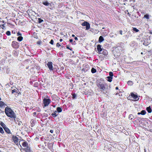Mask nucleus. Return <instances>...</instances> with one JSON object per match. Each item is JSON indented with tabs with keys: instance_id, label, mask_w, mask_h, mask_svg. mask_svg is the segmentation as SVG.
<instances>
[{
	"instance_id": "nucleus-1",
	"label": "nucleus",
	"mask_w": 152,
	"mask_h": 152,
	"mask_svg": "<svg viewBox=\"0 0 152 152\" xmlns=\"http://www.w3.org/2000/svg\"><path fill=\"white\" fill-rule=\"evenodd\" d=\"M5 112L6 115L9 117L13 118H16L15 113L10 107H6L5 109Z\"/></svg>"
},
{
	"instance_id": "nucleus-2",
	"label": "nucleus",
	"mask_w": 152,
	"mask_h": 152,
	"mask_svg": "<svg viewBox=\"0 0 152 152\" xmlns=\"http://www.w3.org/2000/svg\"><path fill=\"white\" fill-rule=\"evenodd\" d=\"M98 87L100 89V91H102L106 90L107 88V86L104 83L101 82L98 83L97 84Z\"/></svg>"
},
{
	"instance_id": "nucleus-3",
	"label": "nucleus",
	"mask_w": 152,
	"mask_h": 152,
	"mask_svg": "<svg viewBox=\"0 0 152 152\" xmlns=\"http://www.w3.org/2000/svg\"><path fill=\"white\" fill-rule=\"evenodd\" d=\"M43 103L44 106L46 107L48 106L50 102V100L49 99H46L45 98L43 100Z\"/></svg>"
},
{
	"instance_id": "nucleus-4",
	"label": "nucleus",
	"mask_w": 152,
	"mask_h": 152,
	"mask_svg": "<svg viewBox=\"0 0 152 152\" xmlns=\"http://www.w3.org/2000/svg\"><path fill=\"white\" fill-rule=\"evenodd\" d=\"M82 25L83 26H86V30H88L90 28V24L89 23L87 22H84L82 24Z\"/></svg>"
},
{
	"instance_id": "nucleus-5",
	"label": "nucleus",
	"mask_w": 152,
	"mask_h": 152,
	"mask_svg": "<svg viewBox=\"0 0 152 152\" xmlns=\"http://www.w3.org/2000/svg\"><path fill=\"white\" fill-rule=\"evenodd\" d=\"M12 45L14 48H18L19 46L18 42L15 41L12 42Z\"/></svg>"
},
{
	"instance_id": "nucleus-6",
	"label": "nucleus",
	"mask_w": 152,
	"mask_h": 152,
	"mask_svg": "<svg viewBox=\"0 0 152 152\" xmlns=\"http://www.w3.org/2000/svg\"><path fill=\"white\" fill-rule=\"evenodd\" d=\"M47 66L50 70H53V67L52 66V62H48L47 64Z\"/></svg>"
},
{
	"instance_id": "nucleus-7",
	"label": "nucleus",
	"mask_w": 152,
	"mask_h": 152,
	"mask_svg": "<svg viewBox=\"0 0 152 152\" xmlns=\"http://www.w3.org/2000/svg\"><path fill=\"white\" fill-rule=\"evenodd\" d=\"M131 96L134 99H135L136 101H138L139 100V98H138L136 94H134L132 93H131Z\"/></svg>"
},
{
	"instance_id": "nucleus-8",
	"label": "nucleus",
	"mask_w": 152,
	"mask_h": 152,
	"mask_svg": "<svg viewBox=\"0 0 152 152\" xmlns=\"http://www.w3.org/2000/svg\"><path fill=\"white\" fill-rule=\"evenodd\" d=\"M12 139L15 143L18 142V138L16 136H13Z\"/></svg>"
},
{
	"instance_id": "nucleus-9",
	"label": "nucleus",
	"mask_w": 152,
	"mask_h": 152,
	"mask_svg": "<svg viewBox=\"0 0 152 152\" xmlns=\"http://www.w3.org/2000/svg\"><path fill=\"white\" fill-rule=\"evenodd\" d=\"M97 50L99 53H101V52L102 51V49L101 48L100 45H98L97 46Z\"/></svg>"
},
{
	"instance_id": "nucleus-10",
	"label": "nucleus",
	"mask_w": 152,
	"mask_h": 152,
	"mask_svg": "<svg viewBox=\"0 0 152 152\" xmlns=\"http://www.w3.org/2000/svg\"><path fill=\"white\" fill-rule=\"evenodd\" d=\"M4 129L5 132L8 134H10V129L7 127H4Z\"/></svg>"
},
{
	"instance_id": "nucleus-11",
	"label": "nucleus",
	"mask_w": 152,
	"mask_h": 152,
	"mask_svg": "<svg viewBox=\"0 0 152 152\" xmlns=\"http://www.w3.org/2000/svg\"><path fill=\"white\" fill-rule=\"evenodd\" d=\"M22 145L23 147H26L28 148V145L27 142H24L22 144Z\"/></svg>"
},
{
	"instance_id": "nucleus-12",
	"label": "nucleus",
	"mask_w": 152,
	"mask_h": 152,
	"mask_svg": "<svg viewBox=\"0 0 152 152\" xmlns=\"http://www.w3.org/2000/svg\"><path fill=\"white\" fill-rule=\"evenodd\" d=\"M106 78V80L110 82L112 81V79H113V78H112V77H107Z\"/></svg>"
},
{
	"instance_id": "nucleus-13",
	"label": "nucleus",
	"mask_w": 152,
	"mask_h": 152,
	"mask_svg": "<svg viewBox=\"0 0 152 152\" xmlns=\"http://www.w3.org/2000/svg\"><path fill=\"white\" fill-rule=\"evenodd\" d=\"M146 110L149 113H151L152 112V110L150 106H149L146 108Z\"/></svg>"
},
{
	"instance_id": "nucleus-14",
	"label": "nucleus",
	"mask_w": 152,
	"mask_h": 152,
	"mask_svg": "<svg viewBox=\"0 0 152 152\" xmlns=\"http://www.w3.org/2000/svg\"><path fill=\"white\" fill-rule=\"evenodd\" d=\"M104 40V38L102 36H100L99 38V42H102V41H103Z\"/></svg>"
},
{
	"instance_id": "nucleus-15",
	"label": "nucleus",
	"mask_w": 152,
	"mask_h": 152,
	"mask_svg": "<svg viewBox=\"0 0 152 152\" xmlns=\"http://www.w3.org/2000/svg\"><path fill=\"white\" fill-rule=\"evenodd\" d=\"M42 3L45 6H48L50 4V3H48L47 1L43 2Z\"/></svg>"
},
{
	"instance_id": "nucleus-16",
	"label": "nucleus",
	"mask_w": 152,
	"mask_h": 152,
	"mask_svg": "<svg viewBox=\"0 0 152 152\" xmlns=\"http://www.w3.org/2000/svg\"><path fill=\"white\" fill-rule=\"evenodd\" d=\"M52 115L54 117H56L58 114H57V112L56 111L54 113H52Z\"/></svg>"
},
{
	"instance_id": "nucleus-17",
	"label": "nucleus",
	"mask_w": 152,
	"mask_h": 152,
	"mask_svg": "<svg viewBox=\"0 0 152 152\" xmlns=\"http://www.w3.org/2000/svg\"><path fill=\"white\" fill-rule=\"evenodd\" d=\"M23 37L21 36H19L17 38L18 40L19 41H21L23 40Z\"/></svg>"
},
{
	"instance_id": "nucleus-18",
	"label": "nucleus",
	"mask_w": 152,
	"mask_h": 152,
	"mask_svg": "<svg viewBox=\"0 0 152 152\" xmlns=\"http://www.w3.org/2000/svg\"><path fill=\"white\" fill-rule=\"evenodd\" d=\"M57 110L58 112L60 113L62 111V109L61 108L58 107L57 108Z\"/></svg>"
},
{
	"instance_id": "nucleus-19",
	"label": "nucleus",
	"mask_w": 152,
	"mask_h": 152,
	"mask_svg": "<svg viewBox=\"0 0 152 152\" xmlns=\"http://www.w3.org/2000/svg\"><path fill=\"white\" fill-rule=\"evenodd\" d=\"M91 72L92 73H94L96 72V70L94 68H92L91 69Z\"/></svg>"
},
{
	"instance_id": "nucleus-20",
	"label": "nucleus",
	"mask_w": 152,
	"mask_h": 152,
	"mask_svg": "<svg viewBox=\"0 0 152 152\" xmlns=\"http://www.w3.org/2000/svg\"><path fill=\"white\" fill-rule=\"evenodd\" d=\"M5 104L4 102L0 101V107H2Z\"/></svg>"
},
{
	"instance_id": "nucleus-21",
	"label": "nucleus",
	"mask_w": 152,
	"mask_h": 152,
	"mask_svg": "<svg viewBox=\"0 0 152 152\" xmlns=\"http://www.w3.org/2000/svg\"><path fill=\"white\" fill-rule=\"evenodd\" d=\"M146 112L145 110H142L141 112L140 113L142 115H144L145 113Z\"/></svg>"
},
{
	"instance_id": "nucleus-22",
	"label": "nucleus",
	"mask_w": 152,
	"mask_h": 152,
	"mask_svg": "<svg viewBox=\"0 0 152 152\" xmlns=\"http://www.w3.org/2000/svg\"><path fill=\"white\" fill-rule=\"evenodd\" d=\"M129 118L130 120H132L134 118V116L132 115L131 114L129 115Z\"/></svg>"
},
{
	"instance_id": "nucleus-23",
	"label": "nucleus",
	"mask_w": 152,
	"mask_h": 152,
	"mask_svg": "<svg viewBox=\"0 0 152 152\" xmlns=\"http://www.w3.org/2000/svg\"><path fill=\"white\" fill-rule=\"evenodd\" d=\"M133 30L134 31H135V32H138L139 30L136 28H133Z\"/></svg>"
},
{
	"instance_id": "nucleus-24",
	"label": "nucleus",
	"mask_w": 152,
	"mask_h": 152,
	"mask_svg": "<svg viewBox=\"0 0 152 152\" xmlns=\"http://www.w3.org/2000/svg\"><path fill=\"white\" fill-rule=\"evenodd\" d=\"M128 84L129 85L131 86L132 85V82L131 81H129L127 82Z\"/></svg>"
},
{
	"instance_id": "nucleus-25",
	"label": "nucleus",
	"mask_w": 152,
	"mask_h": 152,
	"mask_svg": "<svg viewBox=\"0 0 152 152\" xmlns=\"http://www.w3.org/2000/svg\"><path fill=\"white\" fill-rule=\"evenodd\" d=\"M0 132H1V133L3 134L4 133V131L3 129L0 127Z\"/></svg>"
},
{
	"instance_id": "nucleus-26",
	"label": "nucleus",
	"mask_w": 152,
	"mask_h": 152,
	"mask_svg": "<svg viewBox=\"0 0 152 152\" xmlns=\"http://www.w3.org/2000/svg\"><path fill=\"white\" fill-rule=\"evenodd\" d=\"M6 34L8 36L10 35L11 34L10 32L9 31H7Z\"/></svg>"
},
{
	"instance_id": "nucleus-27",
	"label": "nucleus",
	"mask_w": 152,
	"mask_h": 152,
	"mask_svg": "<svg viewBox=\"0 0 152 152\" xmlns=\"http://www.w3.org/2000/svg\"><path fill=\"white\" fill-rule=\"evenodd\" d=\"M144 17L146 18L147 19H148L149 18V15H147V14H146V15H145L144 16Z\"/></svg>"
},
{
	"instance_id": "nucleus-28",
	"label": "nucleus",
	"mask_w": 152,
	"mask_h": 152,
	"mask_svg": "<svg viewBox=\"0 0 152 152\" xmlns=\"http://www.w3.org/2000/svg\"><path fill=\"white\" fill-rule=\"evenodd\" d=\"M1 125L3 127V128L4 127V126H5L4 124L3 123H1Z\"/></svg>"
},
{
	"instance_id": "nucleus-29",
	"label": "nucleus",
	"mask_w": 152,
	"mask_h": 152,
	"mask_svg": "<svg viewBox=\"0 0 152 152\" xmlns=\"http://www.w3.org/2000/svg\"><path fill=\"white\" fill-rule=\"evenodd\" d=\"M53 39H51L50 42V43L52 45H53Z\"/></svg>"
},
{
	"instance_id": "nucleus-30",
	"label": "nucleus",
	"mask_w": 152,
	"mask_h": 152,
	"mask_svg": "<svg viewBox=\"0 0 152 152\" xmlns=\"http://www.w3.org/2000/svg\"><path fill=\"white\" fill-rule=\"evenodd\" d=\"M109 75H110V76H113V73L112 72H109Z\"/></svg>"
},
{
	"instance_id": "nucleus-31",
	"label": "nucleus",
	"mask_w": 152,
	"mask_h": 152,
	"mask_svg": "<svg viewBox=\"0 0 152 152\" xmlns=\"http://www.w3.org/2000/svg\"><path fill=\"white\" fill-rule=\"evenodd\" d=\"M17 90H16L15 89H14V90H13L12 91V93H14V92H17Z\"/></svg>"
},
{
	"instance_id": "nucleus-32",
	"label": "nucleus",
	"mask_w": 152,
	"mask_h": 152,
	"mask_svg": "<svg viewBox=\"0 0 152 152\" xmlns=\"http://www.w3.org/2000/svg\"><path fill=\"white\" fill-rule=\"evenodd\" d=\"M17 36H21V34L20 33L18 32L17 34Z\"/></svg>"
},
{
	"instance_id": "nucleus-33",
	"label": "nucleus",
	"mask_w": 152,
	"mask_h": 152,
	"mask_svg": "<svg viewBox=\"0 0 152 152\" xmlns=\"http://www.w3.org/2000/svg\"><path fill=\"white\" fill-rule=\"evenodd\" d=\"M72 96H73L72 97L73 98V99L75 98L76 96V95L75 94H74Z\"/></svg>"
},
{
	"instance_id": "nucleus-34",
	"label": "nucleus",
	"mask_w": 152,
	"mask_h": 152,
	"mask_svg": "<svg viewBox=\"0 0 152 152\" xmlns=\"http://www.w3.org/2000/svg\"><path fill=\"white\" fill-rule=\"evenodd\" d=\"M39 23H41L42 21H43V20L40 19H39Z\"/></svg>"
},
{
	"instance_id": "nucleus-35",
	"label": "nucleus",
	"mask_w": 152,
	"mask_h": 152,
	"mask_svg": "<svg viewBox=\"0 0 152 152\" xmlns=\"http://www.w3.org/2000/svg\"><path fill=\"white\" fill-rule=\"evenodd\" d=\"M56 46H57V47H59L60 46V44L58 43L56 44Z\"/></svg>"
},
{
	"instance_id": "nucleus-36",
	"label": "nucleus",
	"mask_w": 152,
	"mask_h": 152,
	"mask_svg": "<svg viewBox=\"0 0 152 152\" xmlns=\"http://www.w3.org/2000/svg\"><path fill=\"white\" fill-rule=\"evenodd\" d=\"M22 124V122L21 121H20L18 123V124L19 125H20Z\"/></svg>"
},
{
	"instance_id": "nucleus-37",
	"label": "nucleus",
	"mask_w": 152,
	"mask_h": 152,
	"mask_svg": "<svg viewBox=\"0 0 152 152\" xmlns=\"http://www.w3.org/2000/svg\"><path fill=\"white\" fill-rule=\"evenodd\" d=\"M66 48H67V49H69L70 50H72L71 49V48H69V46H68V45H67V46Z\"/></svg>"
},
{
	"instance_id": "nucleus-38",
	"label": "nucleus",
	"mask_w": 152,
	"mask_h": 152,
	"mask_svg": "<svg viewBox=\"0 0 152 152\" xmlns=\"http://www.w3.org/2000/svg\"><path fill=\"white\" fill-rule=\"evenodd\" d=\"M119 32H120V34L121 35H122V30L120 31Z\"/></svg>"
},
{
	"instance_id": "nucleus-39",
	"label": "nucleus",
	"mask_w": 152,
	"mask_h": 152,
	"mask_svg": "<svg viewBox=\"0 0 152 152\" xmlns=\"http://www.w3.org/2000/svg\"><path fill=\"white\" fill-rule=\"evenodd\" d=\"M104 51L105 52V54H104V55H107V53L106 52L107 51L106 50H104L103 52H104Z\"/></svg>"
},
{
	"instance_id": "nucleus-40",
	"label": "nucleus",
	"mask_w": 152,
	"mask_h": 152,
	"mask_svg": "<svg viewBox=\"0 0 152 152\" xmlns=\"http://www.w3.org/2000/svg\"><path fill=\"white\" fill-rule=\"evenodd\" d=\"M75 40H78V39L77 38V37H75Z\"/></svg>"
},
{
	"instance_id": "nucleus-41",
	"label": "nucleus",
	"mask_w": 152,
	"mask_h": 152,
	"mask_svg": "<svg viewBox=\"0 0 152 152\" xmlns=\"http://www.w3.org/2000/svg\"><path fill=\"white\" fill-rule=\"evenodd\" d=\"M60 42H62L63 41V39H60L59 40Z\"/></svg>"
},
{
	"instance_id": "nucleus-42",
	"label": "nucleus",
	"mask_w": 152,
	"mask_h": 152,
	"mask_svg": "<svg viewBox=\"0 0 152 152\" xmlns=\"http://www.w3.org/2000/svg\"><path fill=\"white\" fill-rule=\"evenodd\" d=\"M73 41V40L72 39H70L69 40V41L70 42H72Z\"/></svg>"
},
{
	"instance_id": "nucleus-43",
	"label": "nucleus",
	"mask_w": 152,
	"mask_h": 152,
	"mask_svg": "<svg viewBox=\"0 0 152 152\" xmlns=\"http://www.w3.org/2000/svg\"><path fill=\"white\" fill-rule=\"evenodd\" d=\"M50 132L51 133H53V130H50Z\"/></svg>"
},
{
	"instance_id": "nucleus-44",
	"label": "nucleus",
	"mask_w": 152,
	"mask_h": 152,
	"mask_svg": "<svg viewBox=\"0 0 152 152\" xmlns=\"http://www.w3.org/2000/svg\"><path fill=\"white\" fill-rule=\"evenodd\" d=\"M118 87H116L115 88V89H116V90H118Z\"/></svg>"
},
{
	"instance_id": "nucleus-45",
	"label": "nucleus",
	"mask_w": 152,
	"mask_h": 152,
	"mask_svg": "<svg viewBox=\"0 0 152 152\" xmlns=\"http://www.w3.org/2000/svg\"><path fill=\"white\" fill-rule=\"evenodd\" d=\"M72 36L73 37H75V35L74 34H72Z\"/></svg>"
},
{
	"instance_id": "nucleus-46",
	"label": "nucleus",
	"mask_w": 152,
	"mask_h": 152,
	"mask_svg": "<svg viewBox=\"0 0 152 152\" xmlns=\"http://www.w3.org/2000/svg\"><path fill=\"white\" fill-rule=\"evenodd\" d=\"M137 114L138 115H140V114H141V113H138Z\"/></svg>"
},
{
	"instance_id": "nucleus-47",
	"label": "nucleus",
	"mask_w": 152,
	"mask_h": 152,
	"mask_svg": "<svg viewBox=\"0 0 152 152\" xmlns=\"http://www.w3.org/2000/svg\"><path fill=\"white\" fill-rule=\"evenodd\" d=\"M144 151H145V152H146V149H144Z\"/></svg>"
},
{
	"instance_id": "nucleus-48",
	"label": "nucleus",
	"mask_w": 152,
	"mask_h": 152,
	"mask_svg": "<svg viewBox=\"0 0 152 152\" xmlns=\"http://www.w3.org/2000/svg\"><path fill=\"white\" fill-rule=\"evenodd\" d=\"M141 54H142V53H141Z\"/></svg>"
},
{
	"instance_id": "nucleus-49",
	"label": "nucleus",
	"mask_w": 152,
	"mask_h": 152,
	"mask_svg": "<svg viewBox=\"0 0 152 152\" xmlns=\"http://www.w3.org/2000/svg\"><path fill=\"white\" fill-rule=\"evenodd\" d=\"M3 22L4 23V21H3Z\"/></svg>"
},
{
	"instance_id": "nucleus-50",
	"label": "nucleus",
	"mask_w": 152,
	"mask_h": 152,
	"mask_svg": "<svg viewBox=\"0 0 152 152\" xmlns=\"http://www.w3.org/2000/svg\"><path fill=\"white\" fill-rule=\"evenodd\" d=\"M104 28H102V29H104Z\"/></svg>"
}]
</instances>
